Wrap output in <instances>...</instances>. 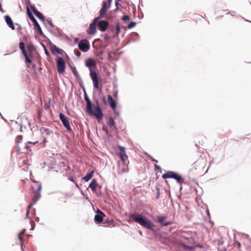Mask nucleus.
<instances>
[{"instance_id": "nucleus-1", "label": "nucleus", "mask_w": 251, "mask_h": 251, "mask_svg": "<svg viewBox=\"0 0 251 251\" xmlns=\"http://www.w3.org/2000/svg\"><path fill=\"white\" fill-rule=\"evenodd\" d=\"M130 217L132 218L133 221L142 226L145 228L154 230L155 225L147 217L141 214H132Z\"/></svg>"}, {"instance_id": "nucleus-2", "label": "nucleus", "mask_w": 251, "mask_h": 251, "mask_svg": "<svg viewBox=\"0 0 251 251\" xmlns=\"http://www.w3.org/2000/svg\"><path fill=\"white\" fill-rule=\"evenodd\" d=\"M94 102L95 104H93V106H92L93 113L90 114L89 116L95 117L98 121L100 122L103 118V114L99 105L98 99H94Z\"/></svg>"}, {"instance_id": "nucleus-3", "label": "nucleus", "mask_w": 251, "mask_h": 251, "mask_svg": "<svg viewBox=\"0 0 251 251\" xmlns=\"http://www.w3.org/2000/svg\"><path fill=\"white\" fill-rule=\"evenodd\" d=\"M162 177L164 179L167 178L174 179L180 185H182L184 182V178L182 176L177 173L174 171H167L162 175Z\"/></svg>"}, {"instance_id": "nucleus-4", "label": "nucleus", "mask_w": 251, "mask_h": 251, "mask_svg": "<svg viewBox=\"0 0 251 251\" xmlns=\"http://www.w3.org/2000/svg\"><path fill=\"white\" fill-rule=\"evenodd\" d=\"M26 12L27 15L29 18V19L32 21V22L33 23L35 27L36 28L37 31L39 33V34L44 38V39H48V37L45 35V34L43 33L42 28L35 19V18L31 12L30 11L29 8L27 7L26 8Z\"/></svg>"}, {"instance_id": "nucleus-5", "label": "nucleus", "mask_w": 251, "mask_h": 251, "mask_svg": "<svg viewBox=\"0 0 251 251\" xmlns=\"http://www.w3.org/2000/svg\"><path fill=\"white\" fill-rule=\"evenodd\" d=\"M90 75L93 81L94 88L99 89V82L101 80L100 75L98 74L95 69H90Z\"/></svg>"}, {"instance_id": "nucleus-6", "label": "nucleus", "mask_w": 251, "mask_h": 251, "mask_svg": "<svg viewBox=\"0 0 251 251\" xmlns=\"http://www.w3.org/2000/svg\"><path fill=\"white\" fill-rule=\"evenodd\" d=\"M56 66L58 73L59 74H63L65 71L66 64L63 59L59 57L57 59H56Z\"/></svg>"}, {"instance_id": "nucleus-7", "label": "nucleus", "mask_w": 251, "mask_h": 251, "mask_svg": "<svg viewBox=\"0 0 251 251\" xmlns=\"http://www.w3.org/2000/svg\"><path fill=\"white\" fill-rule=\"evenodd\" d=\"M83 92H84V99L86 103V112L89 115H90V114L93 113L92 106H93V103L92 102L90 99L88 97L86 91Z\"/></svg>"}, {"instance_id": "nucleus-8", "label": "nucleus", "mask_w": 251, "mask_h": 251, "mask_svg": "<svg viewBox=\"0 0 251 251\" xmlns=\"http://www.w3.org/2000/svg\"><path fill=\"white\" fill-rule=\"evenodd\" d=\"M83 92H84V99L86 103V112L89 115H90V114L93 113L92 106H93V103L92 102L90 99L88 97L86 91Z\"/></svg>"}, {"instance_id": "nucleus-9", "label": "nucleus", "mask_w": 251, "mask_h": 251, "mask_svg": "<svg viewBox=\"0 0 251 251\" xmlns=\"http://www.w3.org/2000/svg\"><path fill=\"white\" fill-rule=\"evenodd\" d=\"M59 117L63 126L68 131H72V128L70 125V122L69 121V118L66 117L63 113H60L59 114Z\"/></svg>"}, {"instance_id": "nucleus-10", "label": "nucleus", "mask_w": 251, "mask_h": 251, "mask_svg": "<svg viewBox=\"0 0 251 251\" xmlns=\"http://www.w3.org/2000/svg\"><path fill=\"white\" fill-rule=\"evenodd\" d=\"M78 48L83 52H87L90 49V45L88 40H81L78 44Z\"/></svg>"}, {"instance_id": "nucleus-11", "label": "nucleus", "mask_w": 251, "mask_h": 251, "mask_svg": "<svg viewBox=\"0 0 251 251\" xmlns=\"http://www.w3.org/2000/svg\"><path fill=\"white\" fill-rule=\"evenodd\" d=\"M96 24L98 30L101 32L106 31L108 27L109 26V23L107 20H101Z\"/></svg>"}, {"instance_id": "nucleus-12", "label": "nucleus", "mask_w": 251, "mask_h": 251, "mask_svg": "<svg viewBox=\"0 0 251 251\" xmlns=\"http://www.w3.org/2000/svg\"><path fill=\"white\" fill-rule=\"evenodd\" d=\"M105 216L104 213L98 209L96 212V214L94 217V220L96 224H100L102 223L104 217Z\"/></svg>"}, {"instance_id": "nucleus-13", "label": "nucleus", "mask_w": 251, "mask_h": 251, "mask_svg": "<svg viewBox=\"0 0 251 251\" xmlns=\"http://www.w3.org/2000/svg\"><path fill=\"white\" fill-rule=\"evenodd\" d=\"M50 51L53 55H55L56 53L61 55H62L64 53H65V56H66L67 59L68 60H70L69 57L68 56L67 54L65 52L64 50L63 49L58 48L55 45H54L52 48L50 49Z\"/></svg>"}, {"instance_id": "nucleus-14", "label": "nucleus", "mask_w": 251, "mask_h": 251, "mask_svg": "<svg viewBox=\"0 0 251 251\" xmlns=\"http://www.w3.org/2000/svg\"><path fill=\"white\" fill-rule=\"evenodd\" d=\"M118 148L120 150V154L119 157L121 160L123 162L125 161V160L127 158V155L126 154L125 148L119 145L117 146Z\"/></svg>"}, {"instance_id": "nucleus-15", "label": "nucleus", "mask_w": 251, "mask_h": 251, "mask_svg": "<svg viewBox=\"0 0 251 251\" xmlns=\"http://www.w3.org/2000/svg\"><path fill=\"white\" fill-rule=\"evenodd\" d=\"M97 25L96 23L93 21V22L90 24L89 28L87 30V33L90 35L95 34L97 32Z\"/></svg>"}, {"instance_id": "nucleus-16", "label": "nucleus", "mask_w": 251, "mask_h": 251, "mask_svg": "<svg viewBox=\"0 0 251 251\" xmlns=\"http://www.w3.org/2000/svg\"><path fill=\"white\" fill-rule=\"evenodd\" d=\"M5 21L8 26L11 29L14 30L15 29V27L14 26V24L13 22V21L10 16L7 15L4 17Z\"/></svg>"}, {"instance_id": "nucleus-17", "label": "nucleus", "mask_w": 251, "mask_h": 251, "mask_svg": "<svg viewBox=\"0 0 251 251\" xmlns=\"http://www.w3.org/2000/svg\"><path fill=\"white\" fill-rule=\"evenodd\" d=\"M89 187L93 192H95L97 190V187L101 188V186L99 184V183L97 182V180L95 178H93L92 179L91 182L89 183Z\"/></svg>"}, {"instance_id": "nucleus-18", "label": "nucleus", "mask_w": 251, "mask_h": 251, "mask_svg": "<svg viewBox=\"0 0 251 251\" xmlns=\"http://www.w3.org/2000/svg\"><path fill=\"white\" fill-rule=\"evenodd\" d=\"M108 101L110 106L113 110L116 109L117 104L112 97L110 95L107 96Z\"/></svg>"}, {"instance_id": "nucleus-19", "label": "nucleus", "mask_w": 251, "mask_h": 251, "mask_svg": "<svg viewBox=\"0 0 251 251\" xmlns=\"http://www.w3.org/2000/svg\"><path fill=\"white\" fill-rule=\"evenodd\" d=\"M96 65L95 60L91 58H88V60L85 62V66L88 67L89 70L90 68H92V66L96 68Z\"/></svg>"}, {"instance_id": "nucleus-20", "label": "nucleus", "mask_w": 251, "mask_h": 251, "mask_svg": "<svg viewBox=\"0 0 251 251\" xmlns=\"http://www.w3.org/2000/svg\"><path fill=\"white\" fill-rule=\"evenodd\" d=\"M106 14V13L104 12L100 11L99 15L97 17L95 18L93 21L96 22V23L99 22V21H101L102 18L105 17Z\"/></svg>"}, {"instance_id": "nucleus-21", "label": "nucleus", "mask_w": 251, "mask_h": 251, "mask_svg": "<svg viewBox=\"0 0 251 251\" xmlns=\"http://www.w3.org/2000/svg\"><path fill=\"white\" fill-rule=\"evenodd\" d=\"M94 173V170H92L90 172L87 174L84 177L82 178L85 182L88 181L92 177Z\"/></svg>"}, {"instance_id": "nucleus-22", "label": "nucleus", "mask_w": 251, "mask_h": 251, "mask_svg": "<svg viewBox=\"0 0 251 251\" xmlns=\"http://www.w3.org/2000/svg\"><path fill=\"white\" fill-rule=\"evenodd\" d=\"M108 125L110 128L113 127V129H116V126H115V119L112 117H110L109 118Z\"/></svg>"}, {"instance_id": "nucleus-23", "label": "nucleus", "mask_w": 251, "mask_h": 251, "mask_svg": "<svg viewBox=\"0 0 251 251\" xmlns=\"http://www.w3.org/2000/svg\"><path fill=\"white\" fill-rule=\"evenodd\" d=\"M110 8V7H108L106 1L103 0L102 2L101 7L100 11L106 13L107 9Z\"/></svg>"}, {"instance_id": "nucleus-24", "label": "nucleus", "mask_w": 251, "mask_h": 251, "mask_svg": "<svg viewBox=\"0 0 251 251\" xmlns=\"http://www.w3.org/2000/svg\"><path fill=\"white\" fill-rule=\"evenodd\" d=\"M114 26L113 25L111 26V28L108 30V32L104 34H101L100 36L103 37L104 41H107L108 39L110 38V36H109V33L110 31L113 29Z\"/></svg>"}, {"instance_id": "nucleus-25", "label": "nucleus", "mask_w": 251, "mask_h": 251, "mask_svg": "<svg viewBox=\"0 0 251 251\" xmlns=\"http://www.w3.org/2000/svg\"><path fill=\"white\" fill-rule=\"evenodd\" d=\"M156 218L158 220V223H159L161 226H162V224L164 223V220L166 218V216H157Z\"/></svg>"}, {"instance_id": "nucleus-26", "label": "nucleus", "mask_w": 251, "mask_h": 251, "mask_svg": "<svg viewBox=\"0 0 251 251\" xmlns=\"http://www.w3.org/2000/svg\"><path fill=\"white\" fill-rule=\"evenodd\" d=\"M34 15L40 20L42 21H44L45 17L40 11H38L34 14Z\"/></svg>"}, {"instance_id": "nucleus-27", "label": "nucleus", "mask_w": 251, "mask_h": 251, "mask_svg": "<svg viewBox=\"0 0 251 251\" xmlns=\"http://www.w3.org/2000/svg\"><path fill=\"white\" fill-rule=\"evenodd\" d=\"M53 35L56 37H60L61 36L60 29L58 27H55V30L53 32Z\"/></svg>"}, {"instance_id": "nucleus-28", "label": "nucleus", "mask_w": 251, "mask_h": 251, "mask_svg": "<svg viewBox=\"0 0 251 251\" xmlns=\"http://www.w3.org/2000/svg\"><path fill=\"white\" fill-rule=\"evenodd\" d=\"M120 31H121L120 23L119 22H117L116 23V34L117 36H118L119 35Z\"/></svg>"}, {"instance_id": "nucleus-29", "label": "nucleus", "mask_w": 251, "mask_h": 251, "mask_svg": "<svg viewBox=\"0 0 251 251\" xmlns=\"http://www.w3.org/2000/svg\"><path fill=\"white\" fill-rule=\"evenodd\" d=\"M40 198H41L40 193L35 192V197L33 199V204H35Z\"/></svg>"}, {"instance_id": "nucleus-30", "label": "nucleus", "mask_w": 251, "mask_h": 251, "mask_svg": "<svg viewBox=\"0 0 251 251\" xmlns=\"http://www.w3.org/2000/svg\"><path fill=\"white\" fill-rule=\"evenodd\" d=\"M41 46L43 47V48L44 49L45 54L47 56H50V54L49 51L48 50H47L45 45L44 44H43V43H41Z\"/></svg>"}, {"instance_id": "nucleus-31", "label": "nucleus", "mask_w": 251, "mask_h": 251, "mask_svg": "<svg viewBox=\"0 0 251 251\" xmlns=\"http://www.w3.org/2000/svg\"><path fill=\"white\" fill-rule=\"evenodd\" d=\"M136 25V23L133 21L130 22L127 25V28L128 29H131Z\"/></svg>"}, {"instance_id": "nucleus-32", "label": "nucleus", "mask_w": 251, "mask_h": 251, "mask_svg": "<svg viewBox=\"0 0 251 251\" xmlns=\"http://www.w3.org/2000/svg\"><path fill=\"white\" fill-rule=\"evenodd\" d=\"M154 170L157 173L160 174L162 173V169L161 167L156 164H154Z\"/></svg>"}, {"instance_id": "nucleus-33", "label": "nucleus", "mask_w": 251, "mask_h": 251, "mask_svg": "<svg viewBox=\"0 0 251 251\" xmlns=\"http://www.w3.org/2000/svg\"><path fill=\"white\" fill-rule=\"evenodd\" d=\"M68 65L70 67L72 72L74 71V69H75V70H76V67H75L74 63L72 61H70V62H68Z\"/></svg>"}, {"instance_id": "nucleus-34", "label": "nucleus", "mask_w": 251, "mask_h": 251, "mask_svg": "<svg viewBox=\"0 0 251 251\" xmlns=\"http://www.w3.org/2000/svg\"><path fill=\"white\" fill-rule=\"evenodd\" d=\"M183 247L185 249H187L188 251H193L195 249V247H194V246H189L188 245H184Z\"/></svg>"}, {"instance_id": "nucleus-35", "label": "nucleus", "mask_w": 251, "mask_h": 251, "mask_svg": "<svg viewBox=\"0 0 251 251\" xmlns=\"http://www.w3.org/2000/svg\"><path fill=\"white\" fill-rule=\"evenodd\" d=\"M19 48L21 50L25 49V43L23 41L20 42Z\"/></svg>"}, {"instance_id": "nucleus-36", "label": "nucleus", "mask_w": 251, "mask_h": 251, "mask_svg": "<svg viewBox=\"0 0 251 251\" xmlns=\"http://www.w3.org/2000/svg\"><path fill=\"white\" fill-rule=\"evenodd\" d=\"M79 86L82 88L83 92L86 91L83 80L78 82Z\"/></svg>"}, {"instance_id": "nucleus-37", "label": "nucleus", "mask_w": 251, "mask_h": 251, "mask_svg": "<svg viewBox=\"0 0 251 251\" xmlns=\"http://www.w3.org/2000/svg\"><path fill=\"white\" fill-rule=\"evenodd\" d=\"M112 223H113V220H110L109 219H107L106 220H105L104 221L103 224H108V226H111Z\"/></svg>"}, {"instance_id": "nucleus-38", "label": "nucleus", "mask_w": 251, "mask_h": 251, "mask_svg": "<svg viewBox=\"0 0 251 251\" xmlns=\"http://www.w3.org/2000/svg\"><path fill=\"white\" fill-rule=\"evenodd\" d=\"M145 154L146 155H147L148 156H149L151 159L152 162H154L155 163H157L158 162V160H156L155 158H154L153 157H152L151 155L149 154L148 153L145 152Z\"/></svg>"}, {"instance_id": "nucleus-39", "label": "nucleus", "mask_w": 251, "mask_h": 251, "mask_svg": "<svg viewBox=\"0 0 251 251\" xmlns=\"http://www.w3.org/2000/svg\"><path fill=\"white\" fill-rule=\"evenodd\" d=\"M25 57V62L27 63L30 64L32 63V60L29 57L28 55L26 56Z\"/></svg>"}, {"instance_id": "nucleus-40", "label": "nucleus", "mask_w": 251, "mask_h": 251, "mask_svg": "<svg viewBox=\"0 0 251 251\" xmlns=\"http://www.w3.org/2000/svg\"><path fill=\"white\" fill-rule=\"evenodd\" d=\"M129 19V17L127 15H124L122 17V20L125 22L128 21Z\"/></svg>"}, {"instance_id": "nucleus-41", "label": "nucleus", "mask_w": 251, "mask_h": 251, "mask_svg": "<svg viewBox=\"0 0 251 251\" xmlns=\"http://www.w3.org/2000/svg\"><path fill=\"white\" fill-rule=\"evenodd\" d=\"M23 136L21 135H18L17 137L16 142L18 144H19L22 140Z\"/></svg>"}, {"instance_id": "nucleus-42", "label": "nucleus", "mask_w": 251, "mask_h": 251, "mask_svg": "<svg viewBox=\"0 0 251 251\" xmlns=\"http://www.w3.org/2000/svg\"><path fill=\"white\" fill-rule=\"evenodd\" d=\"M46 40H48L49 42V45L50 47V50L52 48L53 46L55 45V44H53L51 41L48 38V39H44Z\"/></svg>"}, {"instance_id": "nucleus-43", "label": "nucleus", "mask_w": 251, "mask_h": 251, "mask_svg": "<svg viewBox=\"0 0 251 251\" xmlns=\"http://www.w3.org/2000/svg\"><path fill=\"white\" fill-rule=\"evenodd\" d=\"M31 10H32V12L35 14L36 12H37L38 10L36 9L35 6L34 5H31L30 6Z\"/></svg>"}, {"instance_id": "nucleus-44", "label": "nucleus", "mask_w": 251, "mask_h": 251, "mask_svg": "<svg viewBox=\"0 0 251 251\" xmlns=\"http://www.w3.org/2000/svg\"><path fill=\"white\" fill-rule=\"evenodd\" d=\"M156 189V190L157 191V194H156V196L155 197V198L156 199H158L159 198V196H160V192H159V188L158 187H156L155 188Z\"/></svg>"}, {"instance_id": "nucleus-45", "label": "nucleus", "mask_w": 251, "mask_h": 251, "mask_svg": "<svg viewBox=\"0 0 251 251\" xmlns=\"http://www.w3.org/2000/svg\"><path fill=\"white\" fill-rule=\"evenodd\" d=\"M47 22L48 23V24H49V25H50V26H51V27H55V26L54 25H53V23H52V22H51V20L49 19H47Z\"/></svg>"}, {"instance_id": "nucleus-46", "label": "nucleus", "mask_w": 251, "mask_h": 251, "mask_svg": "<svg viewBox=\"0 0 251 251\" xmlns=\"http://www.w3.org/2000/svg\"><path fill=\"white\" fill-rule=\"evenodd\" d=\"M171 223H172L170 221L164 222V223L163 224H162L161 226H169V225H171Z\"/></svg>"}, {"instance_id": "nucleus-47", "label": "nucleus", "mask_w": 251, "mask_h": 251, "mask_svg": "<svg viewBox=\"0 0 251 251\" xmlns=\"http://www.w3.org/2000/svg\"><path fill=\"white\" fill-rule=\"evenodd\" d=\"M72 73H73V74L74 75L75 77H76L77 76L79 75L78 73V72L77 71V70H75V69H74V71H73V72Z\"/></svg>"}, {"instance_id": "nucleus-48", "label": "nucleus", "mask_w": 251, "mask_h": 251, "mask_svg": "<svg viewBox=\"0 0 251 251\" xmlns=\"http://www.w3.org/2000/svg\"><path fill=\"white\" fill-rule=\"evenodd\" d=\"M42 130H43L44 131L46 132V135H49L50 133V131L48 128H43Z\"/></svg>"}, {"instance_id": "nucleus-49", "label": "nucleus", "mask_w": 251, "mask_h": 251, "mask_svg": "<svg viewBox=\"0 0 251 251\" xmlns=\"http://www.w3.org/2000/svg\"><path fill=\"white\" fill-rule=\"evenodd\" d=\"M27 50L28 51L29 54L30 56H32V50L29 47H27Z\"/></svg>"}, {"instance_id": "nucleus-50", "label": "nucleus", "mask_w": 251, "mask_h": 251, "mask_svg": "<svg viewBox=\"0 0 251 251\" xmlns=\"http://www.w3.org/2000/svg\"><path fill=\"white\" fill-rule=\"evenodd\" d=\"M21 51H22V53H23V55L24 56V57L28 55L25 49L24 50H22Z\"/></svg>"}, {"instance_id": "nucleus-51", "label": "nucleus", "mask_w": 251, "mask_h": 251, "mask_svg": "<svg viewBox=\"0 0 251 251\" xmlns=\"http://www.w3.org/2000/svg\"><path fill=\"white\" fill-rule=\"evenodd\" d=\"M31 222L32 223V225H31V227L30 228L31 230H33L35 228V223L33 221L31 220Z\"/></svg>"}, {"instance_id": "nucleus-52", "label": "nucleus", "mask_w": 251, "mask_h": 251, "mask_svg": "<svg viewBox=\"0 0 251 251\" xmlns=\"http://www.w3.org/2000/svg\"><path fill=\"white\" fill-rule=\"evenodd\" d=\"M112 2V0H107V4H108V7H110L111 6V3Z\"/></svg>"}, {"instance_id": "nucleus-53", "label": "nucleus", "mask_w": 251, "mask_h": 251, "mask_svg": "<svg viewBox=\"0 0 251 251\" xmlns=\"http://www.w3.org/2000/svg\"><path fill=\"white\" fill-rule=\"evenodd\" d=\"M41 188H42V186H41V184H40L38 186V187L37 189V190L36 191V192H40V191H41Z\"/></svg>"}, {"instance_id": "nucleus-54", "label": "nucleus", "mask_w": 251, "mask_h": 251, "mask_svg": "<svg viewBox=\"0 0 251 251\" xmlns=\"http://www.w3.org/2000/svg\"><path fill=\"white\" fill-rule=\"evenodd\" d=\"M102 129L105 132L106 134H108V128L106 126H103Z\"/></svg>"}, {"instance_id": "nucleus-55", "label": "nucleus", "mask_w": 251, "mask_h": 251, "mask_svg": "<svg viewBox=\"0 0 251 251\" xmlns=\"http://www.w3.org/2000/svg\"><path fill=\"white\" fill-rule=\"evenodd\" d=\"M194 247H195V248H202L203 246L200 244H197L195 246H194Z\"/></svg>"}, {"instance_id": "nucleus-56", "label": "nucleus", "mask_w": 251, "mask_h": 251, "mask_svg": "<svg viewBox=\"0 0 251 251\" xmlns=\"http://www.w3.org/2000/svg\"><path fill=\"white\" fill-rule=\"evenodd\" d=\"M25 148L27 150V151H31V149H30V146H29L28 144H26V145L25 146Z\"/></svg>"}, {"instance_id": "nucleus-57", "label": "nucleus", "mask_w": 251, "mask_h": 251, "mask_svg": "<svg viewBox=\"0 0 251 251\" xmlns=\"http://www.w3.org/2000/svg\"><path fill=\"white\" fill-rule=\"evenodd\" d=\"M18 238H19V240L20 241L21 243V244L23 243V239L22 237L20 235V234H19Z\"/></svg>"}, {"instance_id": "nucleus-58", "label": "nucleus", "mask_w": 251, "mask_h": 251, "mask_svg": "<svg viewBox=\"0 0 251 251\" xmlns=\"http://www.w3.org/2000/svg\"><path fill=\"white\" fill-rule=\"evenodd\" d=\"M108 46V44L107 43H104L103 45H102L100 48L101 49H105L107 46Z\"/></svg>"}, {"instance_id": "nucleus-59", "label": "nucleus", "mask_w": 251, "mask_h": 251, "mask_svg": "<svg viewBox=\"0 0 251 251\" xmlns=\"http://www.w3.org/2000/svg\"><path fill=\"white\" fill-rule=\"evenodd\" d=\"M75 78H76V80H77L78 82L82 80V78H81V77H80V76L79 75L77 76L76 77H75Z\"/></svg>"}, {"instance_id": "nucleus-60", "label": "nucleus", "mask_w": 251, "mask_h": 251, "mask_svg": "<svg viewBox=\"0 0 251 251\" xmlns=\"http://www.w3.org/2000/svg\"><path fill=\"white\" fill-rule=\"evenodd\" d=\"M75 78H76V80H77L78 82L82 80V78H81V77H80V76L79 75L77 76L76 77H75Z\"/></svg>"}, {"instance_id": "nucleus-61", "label": "nucleus", "mask_w": 251, "mask_h": 251, "mask_svg": "<svg viewBox=\"0 0 251 251\" xmlns=\"http://www.w3.org/2000/svg\"><path fill=\"white\" fill-rule=\"evenodd\" d=\"M120 1V0H115V6L116 7H118V5L119 4V1Z\"/></svg>"}, {"instance_id": "nucleus-62", "label": "nucleus", "mask_w": 251, "mask_h": 251, "mask_svg": "<svg viewBox=\"0 0 251 251\" xmlns=\"http://www.w3.org/2000/svg\"><path fill=\"white\" fill-rule=\"evenodd\" d=\"M75 54L78 57H80V52L76 50L75 51Z\"/></svg>"}, {"instance_id": "nucleus-63", "label": "nucleus", "mask_w": 251, "mask_h": 251, "mask_svg": "<svg viewBox=\"0 0 251 251\" xmlns=\"http://www.w3.org/2000/svg\"><path fill=\"white\" fill-rule=\"evenodd\" d=\"M113 110H114V113L116 116H119L120 113H119V112L118 111L116 110V109Z\"/></svg>"}, {"instance_id": "nucleus-64", "label": "nucleus", "mask_w": 251, "mask_h": 251, "mask_svg": "<svg viewBox=\"0 0 251 251\" xmlns=\"http://www.w3.org/2000/svg\"><path fill=\"white\" fill-rule=\"evenodd\" d=\"M246 238L248 239V240L250 241V243L251 244V239L250 237V236L248 234H245Z\"/></svg>"}]
</instances>
